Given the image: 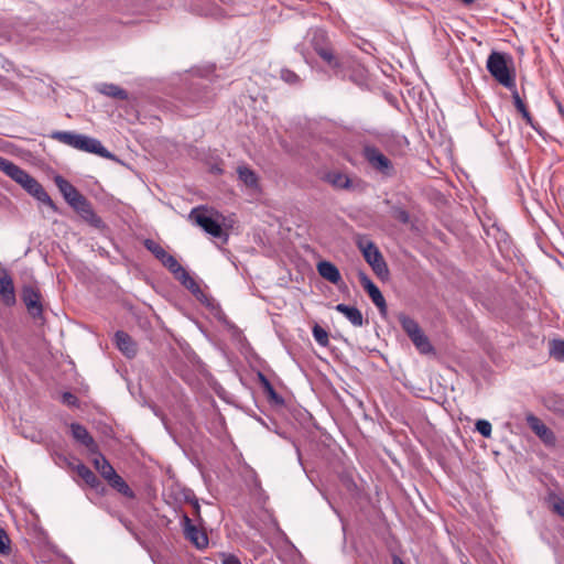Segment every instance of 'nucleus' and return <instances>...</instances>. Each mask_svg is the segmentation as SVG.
Returning a JSON list of instances; mask_svg holds the SVG:
<instances>
[{
	"label": "nucleus",
	"mask_w": 564,
	"mask_h": 564,
	"mask_svg": "<svg viewBox=\"0 0 564 564\" xmlns=\"http://www.w3.org/2000/svg\"><path fill=\"white\" fill-rule=\"evenodd\" d=\"M11 553V540L6 530L0 529V555L8 556Z\"/></svg>",
	"instance_id": "c9c22d12"
},
{
	"label": "nucleus",
	"mask_w": 564,
	"mask_h": 564,
	"mask_svg": "<svg viewBox=\"0 0 564 564\" xmlns=\"http://www.w3.org/2000/svg\"><path fill=\"white\" fill-rule=\"evenodd\" d=\"M511 90H512L513 104H514L517 110L522 115V117L524 119H527V121H529V110L527 108L524 100L519 96V93L517 91L516 87Z\"/></svg>",
	"instance_id": "473e14b6"
},
{
	"label": "nucleus",
	"mask_w": 564,
	"mask_h": 564,
	"mask_svg": "<svg viewBox=\"0 0 564 564\" xmlns=\"http://www.w3.org/2000/svg\"><path fill=\"white\" fill-rule=\"evenodd\" d=\"M531 429L543 440L545 444H553L555 436L553 432L547 429V425H531Z\"/></svg>",
	"instance_id": "2f4dec72"
},
{
	"label": "nucleus",
	"mask_w": 564,
	"mask_h": 564,
	"mask_svg": "<svg viewBox=\"0 0 564 564\" xmlns=\"http://www.w3.org/2000/svg\"><path fill=\"white\" fill-rule=\"evenodd\" d=\"M189 219L194 224H196L197 226L203 228L205 232H207L208 235H210L215 238H220L224 235V230H223L219 221L217 219H214L208 214V210L203 207L194 208L189 213Z\"/></svg>",
	"instance_id": "0eeeda50"
},
{
	"label": "nucleus",
	"mask_w": 564,
	"mask_h": 564,
	"mask_svg": "<svg viewBox=\"0 0 564 564\" xmlns=\"http://www.w3.org/2000/svg\"><path fill=\"white\" fill-rule=\"evenodd\" d=\"M259 380H260V383H261L263 391L267 394L268 399L270 401L274 402L275 404H282L283 403L282 397H280L278 394V392L275 391V389L273 388V386L271 384L269 379L264 375L259 373Z\"/></svg>",
	"instance_id": "b1692460"
},
{
	"label": "nucleus",
	"mask_w": 564,
	"mask_h": 564,
	"mask_svg": "<svg viewBox=\"0 0 564 564\" xmlns=\"http://www.w3.org/2000/svg\"><path fill=\"white\" fill-rule=\"evenodd\" d=\"M143 245L145 249L150 251L160 262H162L170 254L160 243L152 239H145Z\"/></svg>",
	"instance_id": "bb28decb"
},
{
	"label": "nucleus",
	"mask_w": 564,
	"mask_h": 564,
	"mask_svg": "<svg viewBox=\"0 0 564 564\" xmlns=\"http://www.w3.org/2000/svg\"><path fill=\"white\" fill-rule=\"evenodd\" d=\"M549 352L555 360L564 362V340L553 339L550 341Z\"/></svg>",
	"instance_id": "c756f323"
},
{
	"label": "nucleus",
	"mask_w": 564,
	"mask_h": 564,
	"mask_svg": "<svg viewBox=\"0 0 564 564\" xmlns=\"http://www.w3.org/2000/svg\"><path fill=\"white\" fill-rule=\"evenodd\" d=\"M116 347L128 358H133L137 355V345L129 334L123 330H118L115 334Z\"/></svg>",
	"instance_id": "ddd939ff"
},
{
	"label": "nucleus",
	"mask_w": 564,
	"mask_h": 564,
	"mask_svg": "<svg viewBox=\"0 0 564 564\" xmlns=\"http://www.w3.org/2000/svg\"><path fill=\"white\" fill-rule=\"evenodd\" d=\"M51 138L83 152L97 154L104 159H115V155L109 152L99 140L89 135L74 131H54Z\"/></svg>",
	"instance_id": "7ed1b4c3"
},
{
	"label": "nucleus",
	"mask_w": 564,
	"mask_h": 564,
	"mask_svg": "<svg viewBox=\"0 0 564 564\" xmlns=\"http://www.w3.org/2000/svg\"><path fill=\"white\" fill-rule=\"evenodd\" d=\"M0 297L7 306L15 303L13 280L7 269L0 268Z\"/></svg>",
	"instance_id": "9b49d317"
},
{
	"label": "nucleus",
	"mask_w": 564,
	"mask_h": 564,
	"mask_svg": "<svg viewBox=\"0 0 564 564\" xmlns=\"http://www.w3.org/2000/svg\"><path fill=\"white\" fill-rule=\"evenodd\" d=\"M22 301L25 304V307L29 314L33 318H40L43 314V306L41 302V294L39 290H36L32 285H25L22 289Z\"/></svg>",
	"instance_id": "1a4fd4ad"
},
{
	"label": "nucleus",
	"mask_w": 564,
	"mask_h": 564,
	"mask_svg": "<svg viewBox=\"0 0 564 564\" xmlns=\"http://www.w3.org/2000/svg\"><path fill=\"white\" fill-rule=\"evenodd\" d=\"M318 274L333 284H338L341 281V275L338 268L329 261H321L317 264Z\"/></svg>",
	"instance_id": "dca6fc26"
},
{
	"label": "nucleus",
	"mask_w": 564,
	"mask_h": 564,
	"mask_svg": "<svg viewBox=\"0 0 564 564\" xmlns=\"http://www.w3.org/2000/svg\"><path fill=\"white\" fill-rule=\"evenodd\" d=\"M475 423L481 424V423H489V422L487 420L479 419Z\"/></svg>",
	"instance_id": "c03bdc74"
},
{
	"label": "nucleus",
	"mask_w": 564,
	"mask_h": 564,
	"mask_svg": "<svg viewBox=\"0 0 564 564\" xmlns=\"http://www.w3.org/2000/svg\"><path fill=\"white\" fill-rule=\"evenodd\" d=\"M280 77L283 82H285L286 84L289 85H300L301 84V78L300 76L294 73L293 70L291 69H288V68H283L281 69L280 72Z\"/></svg>",
	"instance_id": "f704fd0d"
},
{
	"label": "nucleus",
	"mask_w": 564,
	"mask_h": 564,
	"mask_svg": "<svg viewBox=\"0 0 564 564\" xmlns=\"http://www.w3.org/2000/svg\"><path fill=\"white\" fill-rule=\"evenodd\" d=\"M223 564H241V563L237 556L226 555L223 560Z\"/></svg>",
	"instance_id": "a19ab883"
},
{
	"label": "nucleus",
	"mask_w": 564,
	"mask_h": 564,
	"mask_svg": "<svg viewBox=\"0 0 564 564\" xmlns=\"http://www.w3.org/2000/svg\"><path fill=\"white\" fill-rule=\"evenodd\" d=\"M362 155L373 170L387 176L392 175V162L379 149L367 144L362 149Z\"/></svg>",
	"instance_id": "6e6552de"
},
{
	"label": "nucleus",
	"mask_w": 564,
	"mask_h": 564,
	"mask_svg": "<svg viewBox=\"0 0 564 564\" xmlns=\"http://www.w3.org/2000/svg\"><path fill=\"white\" fill-rule=\"evenodd\" d=\"M327 180L336 188L348 189L351 187V180L343 173H329Z\"/></svg>",
	"instance_id": "393cba45"
},
{
	"label": "nucleus",
	"mask_w": 564,
	"mask_h": 564,
	"mask_svg": "<svg viewBox=\"0 0 564 564\" xmlns=\"http://www.w3.org/2000/svg\"><path fill=\"white\" fill-rule=\"evenodd\" d=\"M183 522L186 538H188L198 547L207 545V536L199 532L187 516L183 517Z\"/></svg>",
	"instance_id": "2eb2a0df"
},
{
	"label": "nucleus",
	"mask_w": 564,
	"mask_h": 564,
	"mask_svg": "<svg viewBox=\"0 0 564 564\" xmlns=\"http://www.w3.org/2000/svg\"><path fill=\"white\" fill-rule=\"evenodd\" d=\"M492 425H474V430L479 432L484 437H490Z\"/></svg>",
	"instance_id": "ea45409f"
},
{
	"label": "nucleus",
	"mask_w": 564,
	"mask_h": 564,
	"mask_svg": "<svg viewBox=\"0 0 564 564\" xmlns=\"http://www.w3.org/2000/svg\"><path fill=\"white\" fill-rule=\"evenodd\" d=\"M204 14L210 15L215 19H221L228 15H232L234 12L229 8H223L216 3H212L209 8L204 11Z\"/></svg>",
	"instance_id": "7c9ffc66"
},
{
	"label": "nucleus",
	"mask_w": 564,
	"mask_h": 564,
	"mask_svg": "<svg viewBox=\"0 0 564 564\" xmlns=\"http://www.w3.org/2000/svg\"><path fill=\"white\" fill-rule=\"evenodd\" d=\"M400 324L406 335L411 338L413 335L417 334L421 329L420 325L411 317L406 315H401L399 317Z\"/></svg>",
	"instance_id": "c85d7f7f"
},
{
	"label": "nucleus",
	"mask_w": 564,
	"mask_h": 564,
	"mask_svg": "<svg viewBox=\"0 0 564 564\" xmlns=\"http://www.w3.org/2000/svg\"><path fill=\"white\" fill-rule=\"evenodd\" d=\"M225 6H227V0H220Z\"/></svg>",
	"instance_id": "49530a36"
},
{
	"label": "nucleus",
	"mask_w": 564,
	"mask_h": 564,
	"mask_svg": "<svg viewBox=\"0 0 564 564\" xmlns=\"http://www.w3.org/2000/svg\"><path fill=\"white\" fill-rule=\"evenodd\" d=\"M335 310L341 313L355 327L364 325L362 313L357 307L340 303L335 306Z\"/></svg>",
	"instance_id": "a211bd4d"
},
{
	"label": "nucleus",
	"mask_w": 564,
	"mask_h": 564,
	"mask_svg": "<svg viewBox=\"0 0 564 564\" xmlns=\"http://www.w3.org/2000/svg\"><path fill=\"white\" fill-rule=\"evenodd\" d=\"M62 400H63V403L69 405V406H75L78 404V399L76 395H74L73 393L70 392H65L63 393L62 395Z\"/></svg>",
	"instance_id": "58836bf2"
},
{
	"label": "nucleus",
	"mask_w": 564,
	"mask_h": 564,
	"mask_svg": "<svg viewBox=\"0 0 564 564\" xmlns=\"http://www.w3.org/2000/svg\"><path fill=\"white\" fill-rule=\"evenodd\" d=\"M547 503L551 510L564 519V498L556 495L555 492H550L547 496Z\"/></svg>",
	"instance_id": "cd10ccee"
},
{
	"label": "nucleus",
	"mask_w": 564,
	"mask_h": 564,
	"mask_svg": "<svg viewBox=\"0 0 564 564\" xmlns=\"http://www.w3.org/2000/svg\"><path fill=\"white\" fill-rule=\"evenodd\" d=\"M17 432L34 443H42L44 435L37 425H14Z\"/></svg>",
	"instance_id": "4be33fe9"
},
{
	"label": "nucleus",
	"mask_w": 564,
	"mask_h": 564,
	"mask_svg": "<svg viewBox=\"0 0 564 564\" xmlns=\"http://www.w3.org/2000/svg\"><path fill=\"white\" fill-rule=\"evenodd\" d=\"M312 332H313V337L317 341V344H319L323 347L328 346V344H329L328 333L323 327H321L319 325L316 324L313 327Z\"/></svg>",
	"instance_id": "72a5a7b5"
},
{
	"label": "nucleus",
	"mask_w": 564,
	"mask_h": 564,
	"mask_svg": "<svg viewBox=\"0 0 564 564\" xmlns=\"http://www.w3.org/2000/svg\"><path fill=\"white\" fill-rule=\"evenodd\" d=\"M72 469L90 488L97 489L100 486L101 482L98 477L83 463L72 465Z\"/></svg>",
	"instance_id": "f3484780"
},
{
	"label": "nucleus",
	"mask_w": 564,
	"mask_h": 564,
	"mask_svg": "<svg viewBox=\"0 0 564 564\" xmlns=\"http://www.w3.org/2000/svg\"><path fill=\"white\" fill-rule=\"evenodd\" d=\"M73 437L84 445L90 454H97L98 445L85 429V425H70Z\"/></svg>",
	"instance_id": "f8f14e48"
},
{
	"label": "nucleus",
	"mask_w": 564,
	"mask_h": 564,
	"mask_svg": "<svg viewBox=\"0 0 564 564\" xmlns=\"http://www.w3.org/2000/svg\"><path fill=\"white\" fill-rule=\"evenodd\" d=\"M54 183L67 204L74 208L86 223L97 229L105 228L102 219L94 212L89 200L79 193L72 183L61 175L54 177Z\"/></svg>",
	"instance_id": "f257e3e1"
},
{
	"label": "nucleus",
	"mask_w": 564,
	"mask_h": 564,
	"mask_svg": "<svg viewBox=\"0 0 564 564\" xmlns=\"http://www.w3.org/2000/svg\"><path fill=\"white\" fill-rule=\"evenodd\" d=\"M414 346L422 352L427 354L433 350V347L429 340V338L425 336V334L420 330L417 334L413 335L411 338Z\"/></svg>",
	"instance_id": "a878e982"
},
{
	"label": "nucleus",
	"mask_w": 564,
	"mask_h": 564,
	"mask_svg": "<svg viewBox=\"0 0 564 564\" xmlns=\"http://www.w3.org/2000/svg\"><path fill=\"white\" fill-rule=\"evenodd\" d=\"M172 274L177 271L182 265L177 261V259L169 254L162 262H161Z\"/></svg>",
	"instance_id": "e433bc0d"
},
{
	"label": "nucleus",
	"mask_w": 564,
	"mask_h": 564,
	"mask_svg": "<svg viewBox=\"0 0 564 564\" xmlns=\"http://www.w3.org/2000/svg\"><path fill=\"white\" fill-rule=\"evenodd\" d=\"M531 423H541V422L538 417L531 415Z\"/></svg>",
	"instance_id": "37998d69"
},
{
	"label": "nucleus",
	"mask_w": 564,
	"mask_h": 564,
	"mask_svg": "<svg viewBox=\"0 0 564 564\" xmlns=\"http://www.w3.org/2000/svg\"><path fill=\"white\" fill-rule=\"evenodd\" d=\"M311 45L316 54L333 69H339L341 64L334 54L327 33L322 29L311 31Z\"/></svg>",
	"instance_id": "39448f33"
},
{
	"label": "nucleus",
	"mask_w": 564,
	"mask_h": 564,
	"mask_svg": "<svg viewBox=\"0 0 564 564\" xmlns=\"http://www.w3.org/2000/svg\"><path fill=\"white\" fill-rule=\"evenodd\" d=\"M393 564H404V562L400 557L394 556L393 557Z\"/></svg>",
	"instance_id": "79ce46f5"
},
{
	"label": "nucleus",
	"mask_w": 564,
	"mask_h": 564,
	"mask_svg": "<svg viewBox=\"0 0 564 564\" xmlns=\"http://www.w3.org/2000/svg\"><path fill=\"white\" fill-rule=\"evenodd\" d=\"M173 276L197 299L204 295L198 283L183 267L175 271Z\"/></svg>",
	"instance_id": "4468645a"
},
{
	"label": "nucleus",
	"mask_w": 564,
	"mask_h": 564,
	"mask_svg": "<svg viewBox=\"0 0 564 564\" xmlns=\"http://www.w3.org/2000/svg\"><path fill=\"white\" fill-rule=\"evenodd\" d=\"M358 278L360 284L368 293L373 304L379 308L380 313H386L387 303L379 288L370 280V278L364 271H360L358 273Z\"/></svg>",
	"instance_id": "9d476101"
},
{
	"label": "nucleus",
	"mask_w": 564,
	"mask_h": 564,
	"mask_svg": "<svg viewBox=\"0 0 564 564\" xmlns=\"http://www.w3.org/2000/svg\"><path fill=\"white\" fill-rule=\"evenodd\" d=\"M0 171L21 185L30 195L54 212L57 209L44 187L26 171L0 155Z\"/></svg>",
	"instance_id": "f03ea898"
},
{
	"label": "nucleus",
	"mask_w": 564,
	"mask_h": 564,
	"mask_svg": "<svg viewBox=\"0 0 564 564\" xmlns=\"http://www.w3.org/2000/svg\"><path fill=\"white\" fill-rule=\"evenodd\" d=\"M237 173L239 181H241L247 187H258V176L250 167L246 165L238 166Z\"/></svg>",
	"instance_id": "5701e85b"
},
{
	"label": "nucleus",
	"mask_w": 564,
	"mask_h": 564,
	"mask_svg": "<svg viewBox=\"0 0 564 564\" xmlns=\"http://www.w3.org/2000/svg\"><path fill=\"white\" fill-rule=\"evenodd\" d=\"M392 216L402 224H408L410 220L409 213L400 207L393 208Z\"/></svg>",
	"instance_id": "4c0bfd02"
},
{
	"label": "nucleus",
	"mask_w": 564,
	"mask_h": 564,
	"mask_svg": "<svg viewBox=\"0 0 564 564\" xmlns=\"http://www.w3.org/2000/svg\"><path fill=\"white\" fill-rule=\"evenodd\" d=\"M110 487L127 498H134V492L126 482V480L117 474V471L106 480Z\"/></svg>",
	"instance_id": "412c9836"
},
{
	"label": "nucleus",
	"mask_w": 564,
	"mask_h": 564,
	"mask_svg": "<svg viewBox=\"0 0 564 564\" xmlns=\"http://www.w3.org/2000/svg\"><path fill=\"white\" fill-rule=\"evenodd\" d=\"M95 457L91 459V463L96 470L100 474V476L107 480L110 476H112L116 470L109 463V460L97 451V454H94Z\"/></svg>",
	"instance_id": "6ab92c4d"
},
{
	"label": "nucleus",
	"mask_w": 564,
	"mask_h": 564,
	"mask_svg": "<svg viewBox=\"0 0 564 564\" xmlns=\"http://www.w3.org/2000/svg\"><path fill=\"white\" fill-rule=\"evenodd\" d=\"M463 3L465 4H470L471 2H474V0H460Z\"/></svg>",
	"instance_id": "a18cd8bd"
},
{
	"label": "nucleus",
	"mask_w": 564,
	"mask_h": 564,
	"mask_svg": "<svg viewBox=\"0 0 564 564\" xmlns=\"http://www.w3.org/2000/svg\"><path fill=\"white\" fill-rule=\"evenodd\" d=\"M487 69L499 84L508 89L514 88V75L508 67V56L506 54L491 52L487 59Z\"/></svg>",
	"instance_id": "20e7f679"
},
{
	"label": "nucleus",
	"mask_w": 564,
	"mask_h": 564,
	"mask_svg": "<svg viewBox=\"0 0 564 564\" xmlns=\"http://www.w3.org/2000/svg\"><path fill=\"white\" fill-rule=\"evenodd\" d=\"M358 247L373 272L380 279L388 278L389 269L378 247L370 240L359 241Z\"/></svg>",
	"instance_id": "423d86ee"
},
{
	"label": "nucleus",
	"mask_w": 564,
	"mask_h": 564,
	"mask_svg": "<svg viewBox=\"0 0 564 564\" xmlns=\"http://www.w3.org/2000/svg\"><path fill=\"white\" fill-rule=\"evenodd\" d=\"M97 90L110 98L118 99V100H127L128 99V93L127 90L122 89L120 86L115 84H107L102 83L97 86Z\"/></svg>",
	"instance_id": "aec40b11"
}]
</instances>
